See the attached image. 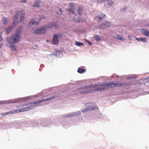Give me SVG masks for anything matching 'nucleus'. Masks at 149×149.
<instances>
[{"label": "nucleus", "mask_w": 149, "mask_h": 149, "mask_svg": "<svg viewBox=\"0 0 149 149\" xmlns=\"http://www.w3.org/2000/svg\"><path fill=\"white\" fill-rule=\"evenodd\" d=\"M124 85L125 84H120L115 81H113L109 83H105L101 84H95L93 86H85L80 88L79 90H83L94 87L95 88L94 89V91H99L106 89Z\"/></svg>", "instance_id": "obj_1"}, {"label": "nucleus", "mask_w": 149, "mask_h": 149, "mask_svg": "<svg viewBox=\"0 0 149 149\" xmlns=\"http://www.w3.org/2000/svg\"><path fill=\"white\" fill-rule=\"evenodd\" d=\"M75 5L73 3H70L69 4V7L68 9V11H69V13L73 14L75 17L73 19V21L76 22L81 23L82 22H84L86 21L85 19L84 18H81L78 19L77 18V16L74 14L75 10Z\"/></svg>", "instance_id": "obj_2"}, {"label": "nucleus", "mask_w": 149, "mask_h": 149, "mask_svg": "<svg viewBox=\"0 0 149 149\" xmlns=\"http://www.w3.org/2000/svg\"><path fill=\"white\" fill-rule=\"evenodd\" d=\"M22 30V26H20L17 29L15 35L12 38V39H13L14 42L17 43L20 41V35Z\"/></svg>", "instance_id": "obj_3"}, {"label": "nucleus", "mask_w": 149, "mask_h": 149, "mask_svg": "<svg viewBox=\"0 0 149 149\" xmlns=\"http://www.w3.org/2000/svg\"><path fill=\"white\" fill-rule=\"evenodd\" d=\"M54 98H55V97L54 96H52V97H49L47 98V99H46L43 100H42L38 101L37 102H31V103H28V104H24V105H22L21 106L20 105V106H18V107H20V106L22 107L23 106H28L29 105H31V104H33L40 103L41 102H43L44 101H48V100H52V99H54Z\"/></svg>", "instance_id": "obj_4"}, {"label": "nucleus", "mask_w": 149, "mask_h": 149, "mask_svg": "<svg viewBox=\"0 0 149 149\" xmlns=\"http://www.w3.org/2000/svg\"><path fill=\"white\" fill-rule=\"evenodd\" d=\"M46 27H43L35 29L34 33L38 34H43L46 32Z\"/></svg>", "instance_id": "obj_5"}, {"label": "nucleus", "mask_w": 149, "mask_h": 149, "mask_svg": "<svg viewBox=\"0 0 149 149\" xmlns=\"http://www.w3.org/2000/svg\"><path fill=\"white\" fill-rule=\"evenodd\" d=\"M110 24L109 22L106 21L103 22L98 27L100 29L107 28L110 26Z\"/></svg>", "instance_id": "obj_6"}, {"label": "nucleus", "mask_w": 149, "mask_h": 149, "mask_svg": "<svg viewBox=\"0 0 149 149\" xmlns=\"http://www.w3.org/2000/svg\"><path fill=\"white\" fill-rule=\"evenodd\" d=\"M35 107V106H32L30 107H27L26 108L21 109L20 110L18 109L15 110H14L13 111H14V113H18L19 112H24L31 109L33 108H34V107Z\"/></svg>", "instance_id": "obj_7"}, {"label": "nucleus", "mask_w": 149, "mask_h": 149, "mask_svg": "<svg viewBox=\"0 0 149 149\" xmlns=\"http://www.w3.org/2000/svg\"><path fill=\"white\" fill-rule=\"evenodd\" d=\"M53 27H54L56 29H57L59 28V26L55 22L51 23L47 26V28L48 29L52 28Z\"/></svg>", "instance_id": "obj_8"}, {"label": "nucleus", "mask_w": 149, "mask_h": 149, "mask_svg": "<svg viewBox=\"0 0 149 149\" xmlns=\"http://www.w3.org/2000/svg\"><path fill=\"white\" fill-rule=\"evenodd\" d=\"M59 42L58 36L57 34L54 35L52 40V43L54 45H57L58 44Z\"/></svg>", "instance_id": "obj_9"}, {"label": "nucleus", "mask_w": 149, "mask_h": 149, "mask_svg": "<svg viewBox=\"0 0 149 149\" xmlns=\"http://www.w3.org/2000/svg\"><path fill=\"white\" fill-rule=\"evenodd\" d=\"M141 32L143 34H144L146 36H149V31L145 29H141Z\"/></svg>", "instance_id": "obj_10"}, {"label": "nucleus", "mask_w": 149, "mask_h": 149, "mask_svg": "<svg viewBox=\"0 0 149 149\" xmlns=\"http://www.w3.org/2000/svg\"><path fill=\"white\" fill-rule=\"evenodd\" d=\"M105 15L103 14H102L101 15H99L98 17H97L95 18V19H96L98 22H100L105 17Z\"/></svg>", "instance_id": "obj_11"}, {"label": "nucleus", "mask_w": 149, "mask_h": 149, "mask_svg": "<svg viewBox=\"0 0 149 149\" xmlns=\"http://www.w3.org/2000/svg\"><path fill=\"white\" fill-rule=\"evenodd\" d=\"M19 16V15L18 14H16L15 16L14 19V22H13V25L14 26L17 24L18 22Z\"/></svg>", "instance_id": "obj_12"}, {"label": "nucleus", "mask_w": 149, "mask_h": 149, "mask_svg": "<svg viewBox=\"0 0 149 149\" xmlns=\"http://www.w3.org/2000/svg\"><path fill=\"white\" fill-rule=\"evenodd\" d=\"M77 113H72L69 114L67 115H65L63 116L64 118H69L70 117H73V116H75L77 115Z\"/></svg>", "instance_id": "obj_13"}, {"label": "nucleus", "mask_w": 149, "mask_h": 149, "mask_svg": "<svg viewBox=\"0 0 149 149\" xmlns=\"http://www.w3.org/2000/svg\"><path fill=\"white\" fill-rule=\"evenodd\" d=\"M136 39L139 41H141L143 42H146L147 41V39L146 38H136Z\"/></svg>", "instance_id": "obj_14"}, {"label": "nucleus", "mask_w": 149, "mask_h": 149, "mask_svg": "<svg viewBox=\"0 0 149 149\" xmlns=\"http://www.w3.org/2000/svg\"><path fill=\"white\" fill-rule=\"evenodd\" d=\"M77 72L79 73L82 74L85 72V69L82 68L81 67H79L78 70Z\"/></svg>", "instance_id": "obj_15"}, {"label": "nucleus", "mask_w": 149, "mask_h": 149, "mask_svg": "<svg viewBox=\"0 0 149 149\" xmlns=\"http://www.w3.org/2000/svg\"><path fill=\"white\" fill-rule=\"evenodd\" d=\"M38 22H37L36 21L34 20H32L29 24V26L30 27H31V26L32 25H36L38 24Z\"/></svg>", "instance_id": "obj_16"}, {"label": "nucleus", "mask_w": 149, "mask_h": 149, "mask_svg": "<svg viewBox=\"0 0 149 149\" xmlns=\"http://www.w3.org/2000/svg\"><path fill=\"white\" fill-rule=\"evenodd\" d=\"M83 10V8L81 6H79V7L77 10V13L80 15L81 14L82 11Z\"/></svg>", "instance_id": "obj_17"}, {"label": "nucleus", "mask_w": 149, "mask_h": 149, "mask_svg": "<svg viewBox=\"0 0 149 149\" xmlns=\"http://www.w3.org/2000/svg\"><path fill=\"white\" fill-rule=\"evenodd\" d=\"M92 92V90H88L85 91H81L80 92V94H86L87 93H91Z\"/></svg>", "instance_id": "obj_18"}, {"label": "nucleus", "mask_w": 149, "mask_h": 149, "mask_svg": "<svg viewBox=\"0 0 149 149\" xmlns=\"http://www.w3.org/2000/svg\"><path fill=\"white\" fill-rule=\"evenodd\" d=\"M10 47L13 50L17 51V47L16 45H12L10 46Z\"/></svg>", "instance_id": "obj_19"}, {"label": "nucleus", "mask_w": 149, "mask_h": 149, "mask_svg": "<svg viewBox=\"0 0 149 149\" xmlns=\"http://www.w3.org/2000/svg\"><path fill=\"white\" fill-rule=\"evenodd\" d=\"M13 29V27L12 26H9L8 28L6 29V31L7 33H8L11 30Z\"/></svg>", "instance_id": "obj_20"}, {"label": "nucleus", "mask_w": 149, "mask_h": 149, "mask_svg": "<svg viewBox=\"0 0 149 149\" xmlns=\"http://www.w3.org/2000/svg\"><path fill=\"white\" fill-rule=\"evenodd\" d=\"M75 44L77 46H79L81 45L83 46V45H84L83 43L81 42H79L78 41H75Z\"/></svg>", "instance_id": "obj_21"}, {"label": "nucleus", "mask_w": 149, "mask_h": 149, "mask_svg": "<svg viewBox=\"0 0 149 149\" xmlns=\"http://www.w3.org/2000/svg\"><path fill=\"white\" fill-rule=\"evenodd\" d=\"M96 40L98 42H100L101 41L100 37L98 35H96L94 37Z\"/></svg>", "instance_id": "obj_22"}, {"label": "nucleus", "mask_w": 149, "mask_h": 149, "mask_svg": "<svg viewBox=\"0 0 149 149\" xmlns=\"http://www.w3.org/2000/svg\"><path fill=\"white\" fill-rule=\"evenodd\" d=\"M40 1H37L33 5V6L39 7L40 5Z\"/></svg>", "instance_id": "obj_23"}, {"label": "nucleus", "mask_w": 149, "mask_h": 149, "mask_svg": "<svg viewBox=\"0 0 149 149\" xmlns=\"http://www.w3.org/2000/svg\"><path fill=\"white\" fill-rule=\"evenodd\" d=\"M117 38L120 40H124V41L125 40V39H124L123 38H122V37L120 35H118L117 36Z\"/></svg>", "instance_id": "obj_24"}, {"label": "nucleus", "mask_w": 149, "mask_h": 149, "mask_svg": "<svg viewBox=\"0 0 149 149\" xmlns=\"http://www.w3.org/2000/svg\"><path fill=\"white\" fill-rule=\"evenodd\" d=\"M24 14H23L22 15H21L20 17V20H19V22H23V20L24 19Z\"/></svg>", "instance_id": "obj_25"}, {"label": "nucleus", "mask_w": 149, "mask_h": 149, "mask_svg": "<svg viewBox=\"0 0 149 149\" xmlns=\"http://www.w3.org/2000/svg\"><path fill=\"white\" fill-rule=\"evenodd\" d=\"M3 22L4 24H6L7 23L8 19L7 18L3 17L2 18Z\"/></svg>", "instance_id": "obj_26"}, {"label": "nucleus", "mask_w": 149, "mask_h": 149, "mask_svg": "<svg viewBox=\"0 0 149 149\" xmlns=\"http://www.w3.org/2000/svg\"><path fill=\"white\" fill-rule=\"evenodd\" d=\"M62 13V10L61 9H59L58 11V12H57V14L59 15H61Z\"/></svg>", "instance_id": "obj_27"}, {"label": "nucleus", "mask_w": 149, "mask_h": 149, "mask_svg": "<svg viewBox=\"0 0 149 149\" xmlns=\"http://www.w3.org/2000/svg\"><path fill=\"white\" fill-rule=\"evenodd\" d=\"M98 109V108L97 107H92V108H91L90 109L91 110H93L95 109Z\"/></svg>", "instance_id": "obj_28"}, {"label": "nucleus", "mask_w": 149, "mask_h": 149, "mask_svg": "<svg viewBox=\"0 0 149 149\" xmlns=\"http://www.w3.org/2000/svg\"><path fill=\"white\" fill-rule=\"evenodd\" d=\"M14 111H10L9 112H7V114H10L14 113Z\"/></svg>", "instance_id": "obj_29"}, {"label": "nucleus", "mask_w": 149, "mask_h": 149, "mask_svg": "<svg viewBox=\"0 0 149 149\" xmlns=\"http://www.w3.org/2000/svg\"><path fill=\"white\" fill-rule=\"evenodd\" d=\"M113 3V1H110L108 2V5L109 6L112 5Z\"/></svg>", "instance_id": "obj_30"}, {"label": "nucleus", "mask_w": 149, "mask_h": 149, "mask_svg": "<svg viewBox=\"0 0 149 149\" xmlns=\"http://www.w3.org/2000/svg\"><path fill=\"white\" fill-rule=\"evenodd\" d=\"M40 19H44V18H45V16L43 15H40Z\"/></svg>", "instance_id": "obj_31"}, {"label": "nucleus", "mask_w": 149, "mask_h": 149, "mask_svg": "<svg viewBox=\"0 0 149 149\" xmlns=\"http://www.w3.org/2000/svg\"><path fill=\"white\" fill-rule=\"evenodd\" d=\"M21 13H22V15L23 14H24V10H22L21 11Z\"/></svg>", "instance_id": "obj_32"}, {"label": "nucleus", "mask_w": 149, "mask_h": 149, "mask_svg": "<svg viewBox=\"0 0 149 149\" xmlns=\"http://www.w3.org/2000/svg\"><path fill=\"white\" fill-rule=\"evenodd\" d=\"M21 0V1L22 2H23V3H25L26 2V0Z\"/></svg>", "instance_id": "obj_33"}, {"label": "nucleus", "mask_w": 149, "mask_h": 149, "mask_svg": "<svg viewBox=\"0 0 149 149\" xmlns=\"http://www.w3.org/2000/svg\"><path fill=\"white\" fill-rule=\"evenodd\" d=\"M1 115H7V112L6 113H2Z\"/></svg>", "instance_id": "obj_34"}, {"label": "nucleus", "mask_w": 149, "mask_h": 149, "mask_svg": "<svg viewBox=\"0 0 149 149\" xmlns=\"http://www.w3.org/2000/svg\"><path fill=\"white\" fill-rule=\"evenodd\" d=\"M2 40V36L1 35H0V42Z\"/></svg>", "instance_id": "obj_35"}, {"label": "nucleus", "mask_w": 149, "mask_h": 149, "mask_svg": "<svg viewBox=\"0 0 149 149\" xmlns=\"http://www.w3.org/2000/svg\"><path fill=\"white\" fill-rule=\"evenodd\" d=\"M58 36L60 37H61L62 36V34H61V33H58Z\"/></svg>", "instance_id": "obj_36"}, {"label": "nucleus", "mask_w": 149, "mask_h": 149, "mask_svg": "<svg viewBox=\"0 0 149 149\" xmlns=\"http://www.w3.org/2000/svg\"><path fill=\"white\" fill-rule=\"evenodd\" d=\"M128 38L130 40H131L132 39V37L130 36H128Z\"/></svg>", "instance_id": "obj_37"}, {"label": "nucleus", "mask_w": 149, "mask_h": 149, "mask_svg": "<svg viewBox=\"0 0 149 149\" xmlns=\"http://www.w3.org/2000/svg\"><path fill=\"white\" fill-rule=\"evenodd\" d=\"M3 101H1L0 102V104H3Z\"/></svg>", "instance_id": "obj_38"}, {"label": "nucleus", "mask_w": 149, "mask_h": 149, "mask_svg": "<svg viewBox=\"0 0 149 149\" xmlns=\"http://www.w3.org/2000/svg\"><path fill=\"white\" fill-rule=\"evenodd\" d=\"M121 11H123L122 9H121Z\"/></svg>", "instance_id": "obj_39"}, {"label": "nucleus", "mask_w": 149, "mask_h": 149, "mask_svg": "<svg viewBox=\"0 0 149 149\" xmlns=\"http://www.w3.org/2000/svg\"><path fill=\"white\" fill-rule=\"evenodd\" d=\"M148 26H149V25Z\"/></svg>", "instance_id": "obj_40"}]
</instances>
